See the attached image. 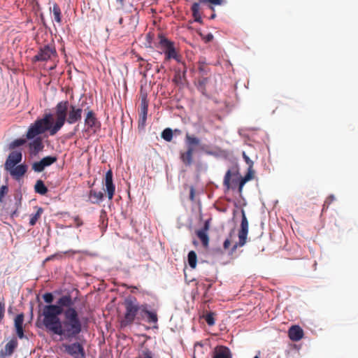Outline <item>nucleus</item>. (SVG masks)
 <instances>
[{"mask_svg": "<svg viewBox=\"0 0 358 358\" xmlns=\"http://www.w3.org/2000/svg\"><path fill=\"white\" fill-rule=\"evenodd\" d=\"M73 304L70 295H64L57 300V305L44 306L41 315L45 329L65 339L76 338L82 331V324Z\"/></svg>", "mask_w": 358, "mask_h": 358, "instance_id": "obj_1", "label": "nucleus"}, {"mask_svg": "<svg viewBox=\"0 0 358 358\" xmlns=\"http://www.w3.org/2000/svg\"><path fill=\"white\" fill-rule=\"evenodd\" d=\"M83 110L76 106L69 104L68 101H62L55 106L56 121L54 123L52 133L57 134L65 122L73 124L82 118Z\"/></svg>", "mask_w": 358, "mask_h": 358, "instance_id": "obj_2", "label": "nucleus"}, {"mask_svg": "<svg viewBox=\"0 0 358 358\" xmlns=\"http://www.w3.org/2000/svg\"><path fill=\"white\" fill-rule=\"evenodd\" d=\"M124 313L120 320L122 328L131 325L135 320L141 321L143 304H140L135 297H128L123 303Z\"/></svg>", "mask_w": 358, "mask_h": 358, "instance_id": "obj_3", "label": "nucleus"}, {"mask_svg": "<svg viewBox=\"0 0 358 358\" xmlns=\"http://www.w3.org/2000/svg\"><path fill=\"white\" fill-rule=\"evenodd\" d=\"M52 115L51 113H47L43 115L42 118L37 119L34 123L31 124L28 131L26 134V137L29 140H31L36 137H38L45 131H48L50 136H54L56 134L52 133V128L54 124L52 122Z\"/></svg>", "mask_w": 358, "mask_h": 358, "instance_id": "obj_4", "label": "nucleus"}, {"mask_svg": "<svg viewBox=\"0 0 358 358\" xmlns=\"http://www.w3.org/2000/svg\"><path fill=\"white\" fill-rule=\"evenodd\" d=\"M200 141L198 138L191 136L189 134L185 135V143L187 149L186 151L180 152V158L185 166H189L192 165L194 152V145H198Z\"/></svg>", "mask_w": 358, "mask_h": 358, "instance_id": "obj_5", "label": "nucleus"}, {"mask_svg": "<svg viewBox=\"0 0 358 358\" xmlns=\"http://www.w3.org/2000/svg\"><path fill=\"white\" fill-rule=\"evenodd\" d=\"M159 38V45L165 55V60L173 59L178 63L181 62V56L176 52L174 43L163 36H160Z\"/></svg>", "mask_w": 358, "mask_h": 358, "instance_id": "obj_6", "label": "nucleus"}, {"mask_svg": "<svg viewBox=\"0 0 358 358\" xmlns=\"http://www.w3.org/2000/svg\"><path fill=\"white\" fill-rule=\"evenodd\" d=\"M242 219L241 223V229L238 231V242L235 243L231 248V253H234L238 247H243L246 243L247 236L248 234L249 223L246 217L245 211L241 210Z\"/></svg>", "mask_w": 358, "mask_h": 358, "instance_id": "obj_7", "label": "nucleus"}, {"mask_svg": "<svg viewBox=\"0 0 358 358\" xmlns=\"http://www.w3.org/2000/svg\"><path fill=\"white\" fill-rule=\"evenodd\" d=\"M225 0H198V2H195L192 5L191 11L194 21L201 23V15L200 13V3L206 4L209 3L208 8L214 11L215 6H220L223 4Z\"/></svg>", "mask_w": 358, "mask_h": 358, "instance_id": "obj_8", "label": "nucleus"}, {"mask_svg": "<svg viewBox=\"0 0 358 358\" xmlns=\"http://www.w3.org/2000/svg\"><path fill=\"white\" fill-rule=\"evenodd\" d=\"M57 56V51L53 45H45L39 48L38 53L33 57L34 62H46Z\"/></svg>", "mask_w": 358, "mask_h": 358, "instance_id": "obj_9", "label": "nucleus"}, {"mask_svg": "<svg viewBox=\"0 0 358 358\" xmlns=\"http://www.w3.org/2000/svg\"><path fill=\"white\" fill-rule=\"evenodd\" d=\"M62 348H64V352L73 358H85V352L83 345L79 342H75L71 344L63 343Z\"/></svg>", "mask_w": 358, "mask_h": 358, "instance_id": "obj_10", "label": "nucleus"}, {"mask_svg": "<svg viewBox=\"0 0 358 358\" xmlns=\"http://www.w3.org/2000/svg\"><path fill=\"white\" fill-rule=\"evenodd\" d=\"M85 124L87 127V128L93 129L94 131H96L97 129H99L101 127V122L97 119L93 110H92L91 108L88 106L85 108Z\"/></svg>", "mask_w": 358, "mask_h": 358, "instance_id": "obj_11", "label": "nucleus"}, {"mask_svg": "<svg viewBox=\"0 0 358 358\" xmlns=\"http://www.w3.org/2000/svg\"><path fill=\"white\" fill-rule=\"evenodd\" d=\"M57 161L56 156H47L43 157L39 162H36L32 164V169L37 173L42 172L45 167L49 166Z\"/></svg>", "mask_w": 358, "mask_h": 358, "instance_id": "obj_12", "label": "nucleus"}, {"mask_svg": "<svg viewBox=\"0 0 358 358\" xmlns=\"http://www.w3.org/2000/svg\"><path fill=\"white\" fill-rule=\"evenodd\" d=\"M22 159V154L20 151L11 152L4 164L5 169L13 168L19 164Z\"/></svg>", "mask_w": 358, "mask_h": 358, "instance_id": "obj_13", "label": "nucleus"}, {"mask_svg": "<svg viewBox=\"0 0 358 358\" xmlns=\"http://www.w3.org/2000/svg\"><path fill=\"white\" fill-rule=\"evenodd\" d=\"M105 186L108 197L110 200H111L113 198L115 191V186L113 181V172L111 170H108L106 173Z\"/></svg>", "mask_w": 358, "mask_h": 358, "instance_id": "obj_14", "label": "nucleus"}, {"mask_svg": "<svg viewBox=\"0 0 358 358\" xmlns=\"http://www.w3.org/2000/svg\"><path fill=\"white\" fill-rule=\"evenodd\" d=\"M146 316V321L150 324H157L158 322V316L155 310H148V304H143V309L141 315V321L145 319Z\"/></svg>", "mask_w": 358, "mask_h": 358, "instance_id": "obj_15", "label": "nucleus"}, {"mask_svg": "<svg viewBox=\"0 0 358 358\" xmlns=\"http://www.w3.org/2000/svg\"><path fill=\"white\" fill-rule=\"evenodd\" d=\"M6 170L10 173V176L15 180H19L26 173L27 171V166L24 164H22Z\"/></svg>", "mask_w": 358, "mask_h": 358, "instance_id": "obj_16", "label": "nucleus"}, {"mask_svg": "<svg viewBox=\"0 0 358 358\" xmlns=\"http://www.w3.org/2000/svg\"><path fill=\"white\" fill-rule=\"evenodd\" d=\"M24 318L23 313L18 314L14 320V327L15 329L16 334L20 339L27 338L24 334Z\"/></svg>", "mask_w": 358, "mask_h": 358, "instance_id": "obj_17", "label": "nucleus"}, {"mask_svg": "<svg viewBox=\"0 0 358 358\" xmlns=\"http://www.w3.org/2000/svg\"><path fill=\"white\" fill-rule=\"evenodd\" d=\"M18 346L16 337H13L5 345L4 349L0 351V356L2 357H10Z\"/></svg>", "mask_w": 358, "mask_h": 358, "instance_id": "obj_18", "label": "nucleus"}, {"mask_svg": "<svg viewBox=\"0 0 358 358\" xmlns=\"http://www.w3.org/2000/svg\"><path fill=\"white\" fill-rule=\"evenodd\" d=\"M141 111L140 118L142 124L145 122L148 110V101L147 99V94L141 92Z\"/></svg>", "mask_w": 358, "mask_h": 358, "instance_id": "obj_19", "label": "nucleus"}, {"mask_svg": "<svg viewBox=\"0 0 358 358\" xmlns=\"http://www.w3.org/2000/svg\"><path fill=\"white\" fill-rule=\"evenodd\" d=\"M288 336L292 341H299L303 336V331L299 326L294 325L289 328Z\"/></svg>", "mask_w": 358, "mask_h": 358, "instance_id": "obj_20", "label": "nucleus"}, {"mask_svg": "<svg viewBox=\"0 0 358 358\" xmlns=\"http://www.w3.org/2000/svg\"><path fill=\"white\" fill-rule=\"evenodd\" d=\"M254 171H252V169H248V171L246 173V175L241 178V179L238 181L237 180L233 179L231 182L232 185H238V192L241 193L243 190V187L245 185V184L250 180L253 178Z\"/></svg>", "mask_w": 358, "mask_h": 358, "instance_id": "obj_21", "label": "nucleus"}, {"mask_svg": "<svg viewBox=\"0 0 358 358\" xmlns=\"http://www.w3.org/2000/svg\"><path fill=\"white\" fill-rule=\"evenodd\" d=\"M213 358H231V353L227 347L220 345L215 349Z\"/></svg>", "mask_w": 358, "mask_h": 358, "instance_id": "obj_22", "label": "nucleus"}, {"mask_svg": "<svg viewBox=\"0 0 358 358\" xmlns=\"http://www.w3.org/2000/svg\"><path fill=\"white\" fill-rule=\"evenodd\" d=\"M32 140L33 141L29 143V147L30 150L35 154L38 153L44 148L43 144V139L41 137H36L32 138Z\"/></svg>", "mask_w": 358, "mask_h": 358, "instance_id": "obj_23", "label": "nucleus"}, {"mask_svg": "<svg viewBox=\"0 0 358 358\" xmlns=\"http://www.w3.org/2000/svg\"><path fill=\"white\" fill-rule=\"evenodd\" d=\"M103 198V194L101 192L91 189L89 192V199L92 203H98L102 201Z\"/></svg>", "mask_w": 358, "mask_h": 358, "instance_id": "obj_24", "label": "nucleus"}, {"mask_svg": "<svg viewBox=\"0 0 358 358\" xmlns=\"http://www.w3.org/2000/svg\"><path fill=\"white\" fill-rule=\"evenodd\" d=\"M36 213L30 215L29 225L31 227L36 224L43 212V209L41 207H36Z\"/></svg>", "mask_w": 358, "mask_h": 358, "instance_id": "obj_25", "label": "nucleus"}, {"mask_svg": "<svg viewBox=\"0 0 358 358\" xmlns=\"http://www.w3.org/2000/svg\"><path fill=\"white\" fill-rule=\"evenodd\" d=\"M35 192L39 194L45 195L48 189L41 180H38L34 185Z\"/></svg>", "mask_w": 358, "mask_h": 358, "instance_id": "obj_26", "label": "nucleus"}, {"mask_svg": "<svg viewBox=\"0 0 358 358\" xmlns=\"http://www.w3.org/2000/svg\"><path fill=\"white\" fill-rule=\"evenodd\" d=\"M196 234L197 237L200 239L203 245L204 248H208L209 244V237L206 232L205 231H196Z\"/></svg>", "mask_w": 358, "mask_h": 358, "instance_id": "obj_27", "label": "nucleus"}, {"mask_svg": "<svg viewBox=\"0 0 358 358\" xmlns=\"http://www.w3.org/2000/svg\"><path fill=\"white\" fill-rule=\"evenodd\" d=\"M187 260L189 266L192 268H195L196 266L197 256L194 251L192 250L188 253Z\"/></svg>", "mask_w": 358, "mask_h": 358, "instance_id": "obj_28", "label": "nucleus"}, {"mask_svg": "<svg viewBox=\"0 0 358 358\" xmlns=\"http://www.w3.org/2000/svg\"><path fill=\"white\" fill-rule=\"evenodd\" d=\"M52 11L54 15V20L57 22L60 23L62 22V13L59 6L57 3L53 5Z\"/></svg>", "mask_w": 358, "mask_h": 358, "instance_id": "obj_29", "label": "nucleus"}, {"mask_svg": "<svg viewBox=\"0 0 358 358\" xmlns=\"http://www.w3.org/2000/svg\"><path fill=\"white\" fill-rule=\"evenodd\" d=\"M235 173H232L231 170H228L224 176L223 185L227 189L234 188L233 185L231 184V178Z\"/></svg>", "mask_w": 358, "mask_h": 358, "instance_id": "obj_30", "label": "nucleus"}, {"mask_svg": "<svg viewBox=\"0 0 358 358\" xmlns=\"http://www.w3.org/2000/svg\"><path fill=\"white\" fill-rule=\"evenodd\" d=\"M162 138H164L165 141L170 142L172 141L173 138V131L170 128H166L164 129V131L162 132Z\"/></svg>", "mask_w": 358, "mask_h": 358, "instance_id": "obj_31", "label": "nucleus"}, {"mask_svg": "<svg viewBox=\"0 0 358 358\" xmlns=\"http://www.w3.org/2000/svg\"><path fill=\"white\" fill-rule=\"evenodd\" d=\"M26 143V140L24 138H17L14 140L13 142L10 143L9 145L10 149H14L17 147H20L21 145H23Z\"/></svg>", "mask_w": 358, "mask_h": 358, "instance_id": "obj_32", "label": "nucleus"}, {"mask_svg": "<svg viewBox=\"0 0 358 358\" xmlns=\"http://www.w3.org/2000/svg\"><path fill=\"white\" fill-rule=\"evenodd\" d=\"M137 358H155L153 353L148 348L143 349Z\"/></svg>", "mask_w": 358, "mask_h": 358, "instance_id": "obj_33", "label": "nucleus"}, {"mask_svg": "<svg viewBox=\"0 0 358 358\" xmlns=\"http://www.w3.org/2000/svg\"><path fill=\"white\" fill-rule=\"evenodd\" d=\"M205 320L206 323L209 326H213L215 324V319H214V313L212 312L207 313L204 316Z\"/></svg>", "mask_w": 358, "mask_h": 358, "instance_id": "obj_34", "label": "nucleus"}, {"mask_svg": "<svg viewBox=\"0 0 358 358\" xmlns=\"http://www.w3.org/2000/svg\"><path fill=\"white\" fill-rule=\"evenodd\" d=\"M43 299L45 303H48V305H52L51 303L54 300V296L52 293L48 292L43 294Z\"/></svg>", "mask_w": 358, "mask_h": 358, "instance_id": "obj_35", "label": "nucleus"}, {"mask_svg": "<svg viewBox=\"0 0 358 358\" xmlns=\"http://www.w3.org/2000/svg\"><path fill=\"white\" fill-rule=\"evenodd\" d=\"M8 192V187L7 185H2L0 187V201L2 202L4 196Z\"/></svg>", "mask_w": 358, "mask_h": 358, "instance_id": "obj_36", "label": "nucleus"}, {"mask_svg": "<svg viewBox=\"0 0 358 358\" xmlns=\"http://www.w3.org/2000/svg\"><path fill=\"white\" fill-rule=\"evenodd\" d=\"M243 158L244 159L245 163L248 165V169H252L253 162L250 159V157L245 154V152H243Z\"/></svg>", "mask_w": 358, "mask_h": 358, "instance_id": "obj_37", "label": "nucleus"}, {"mask_svg": "<svg viewBox=\"0 0 358 358\" xmlns=\"http://www.w3.org/2000/svg\"><path fill=\"white\" fill-rule=\"evenodd\" d=\"M334 199L335 198L334 195H330L329 196H328L326 201H324L323 207L328 208L330 203L334 200Z\"/></svg>", "mask_w": 358, "mask_h": 358, "instance_id": "obj_38", "label": "nucleus"}, {"mask_svg": "<svg viewBox=\"0 0 358 358\" xmlns=\"http://www.w3.org/2000/svg\"><path fill=\"white\" fill-rule=\"evenodd\" d=\"M73 220H74L75 226L76 227H79L83 224V222L82 221V220L80 218L79 216L74 217Z\"/></svg>", "mask_w": 358, "mask_h": 358, "instance_id": "obj_39", "label": "nucleus"}, {"mask_svg": "<svg viewBox=\"0 0 358 358\" xmlns=\"http://www.w3.org/2000/svg\"><path fill=\"white\" fill-rule=\"evenodd\" d=\"M207 83H208V78H204V77L201 78L199 80V87L204 88L206 85L207 84Z\"/></svg>", "mask_w": 358, "mask_h": 358, "instance_id": "obj_40", "label": "nucleus"}, {"mask_svg": "<svg viewBox=\"0 0 358 358\" xmlns=\"http://www.w3.org/2000/svg\"><path fill=\"white\" fill-rule=\"evenodd\" d=\"M230 245H231V240L229 238H227L223 243V247L226 250V249H228Z\"/></svg>", "mask_w": 358, "mask_h": 358, "instance_id": "obj_41", "label": "nucleus"}, {"mask_svg": "<svg viewBox=\"0 0 358 358\" xmlns=\"http://www.w3.org/2000/svg\"><path fill=\"white\" fill-rule=\"evenodd\" d=\"M199 71L201 73H205L206 72L204 63H201V62L199 63Z\"/></svg>", "mask_w": 358, "mask_h": 358, "instance_id": "obj_42", "label": "nucleus"}, {"mask_svg": "<svg viewBox=\"0 0 358 358\" xmlns=\"http://www.w3.org/2000/svg\"><path fill=\"white\" fill-rule=\"evenodd\" d=\"M209 229V222L208 221H206L204 224V226L201 229H199V231H205L207 233V231H208Z\"/></svg>", "mask_w": 358, "mask_h": 358, "instance_id": "obj_43", "label": "nucleus"}, {"mask_svg": "<svg viewBox=\"0 0 358 358\" xmlns=\"http://www.w3.org/2000/svg\"><path fill=\"white\" fill-rule=\"evenodd\" d=\"M206 42H210L213 39V36L211 34H207L204 38Z\"/></svg>", "mask_w": 358, "mask_h": 358, "instance_id": "obj_44", "label": "nucleus"}, {"mask_svg": "<svg viewBox=\"0 0 358 358\" xmlns=\"http://www.w3.org/2000/svg\"><path fill=\"white\" fill-rule=\"evenodd\" d=\"M189 199L191 201H194V189L193 187L190 188Z\"/></svg>", "mask_w": 358, "mask_h": 358, "instance_id": "obj_45", "label": "nucleus"}, {"mask_svg": "<svg viewBox=\"0 0 358 358\" xmlns=\"http://www.w3.org/2000/svg\"><path fill=\"white\" fill-rule=\"evenodd\" d=\"M116 1L121 8H124L125 0H116Z\"/></svg>", "mask_w": 358, "mask_h": 358, "instance_id": "obj_46", "label": "nucleus"}, {"mask_svg": "<svg viewBox=\"0 0 358 358\" xmlns=\"http://www.w3.org/2000/svg\"><path fill=\"white\" fill-rule=\"evenodd\" d=\"M151 66H152V65L150 64H149L148 62L146 63L145 69H146L147 71L150 70L151 69Z\"/></svg>", "mask_w": 358, "mask_h": 358, "instance_id": "obj_47", "label": "nucleus"}, {"mask_svg": "<svg viewBox=\"0 0 358 358\" xmlns=\"http://www.w3.org/2000/svg\"><path fill=\"white\" fill-rule=\"evenodd\" d=\"M122 22H123V18L121 17H120V19H119L118 23H119V24H120V25H121V26H122Z\"/></svg>", "mask_w": 358, "mask_h": 358, "instance_id": "obj_48", "label": "nucleus"}, {"mask_svg": "<svg viewBox=\"0 0 358 358\" xmlns=\"http://www.w3.org/2000/svg\"><path fill=\"white\" fill-rule=\"evenodd\" d=\"M215 17H216V15H215V14H213V15L210 16V19H214Z\"/></svg>", "mask_w": 358, "mask_h": 358, "instance_id": "obj_49", "label": "nucleus"}, {"mask_svg": "<svg viewBox=\"0 0 358 358\" xmlns=\"http://www.w3.org/2000/svg\"><path fill=\"white\" fill-rule=\"evenodd\" d=\"M138 61H142V62H145V60L143 59H142V58H139Z\"/></svg>", "mask_w": 358, "mask_h": 358, "instance_id": "obj_50", "label": "nucleus"}, {"mask_svg": "<svg viewBox=\"0 0 358 358\" xmlns=\"http://www.w3.org/2000/svg\"><path fill=\"white\" fill-rule=\"evenodd\" d=\"M101 214H103L104 215H106V212L104 210H102Z\"/></svg>", "mask_w": 358, "mask_h": 358, "instance_id": "obj_51", "label": "nucleus"}, {"mask_svg": "<svg viewBox=\"0 0 358 358\" xmlns=\"http://www.w3.org/2000/svg\"><path fill=\"white\" fill-rule=\"evenodd\" d=\"M254 358H259V357H257V356H256V357H255Z\"/></svg>", "mask_w": 358, "mask_h": 358, "instance_id": "obj_52", "label": "nucleus"}]
</instances>
